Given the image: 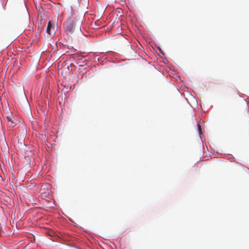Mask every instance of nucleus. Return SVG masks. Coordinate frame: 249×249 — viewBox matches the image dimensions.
I'll list each match as a JSON object with an SVG mask.
<instances>
[{
    "mask_svg": "<svg viewBox=\"0 0 249 249\" xmlns=\"http://www.w3.org/2000/svg\"><path fill=\"white\" fill-rule=\"evenodd\" d=\"M76 23L75 19L71 17L69 18L66 22V29L67 32H71L74 28Z\"/></svg>",
    "mask_w": 249,
    "mask_h": 249,
    "instance_id": "nucleus-1",
    "label": "nucleus"
},
{
    "mask_svg": "<svg viewBox=\"0 0 249 249\" xmlns=\"http://www.w3.org/2000/svg\"><path fill=\"white\" fill-rule=\"evenodd\" d=\"M6 119L8 125L10 127H14L18 124V121L12 115L7 116Z\"/></svg>",
    "mask_w": 249,
    "mask_h": 249,
    "instance_id": "nucleus-2",
    "label": "nucleus"
},
{
    "mask_svg": "<svg viewBox=\"0 0 249 249\" xmlns=\"http://www.w3.org/2000/svg\"><path fill=\"white\" fill-rule=\"evenodd\" d=\"M52 27H53V25H52V22L51 21H49L48 23V25H47V29H46V32L50 36L51 35V29Z\"/></svg>",
    "mask_w": 249,
    "mask_h": 249,
    "instance_id": "nucleus-3",
    "label": "nucleus"
},
{
    "mask_svg": "<svg viewBox=\"0 0 249 249\" xmlns=\"http://www.w3.org/2000/svg\"><path fill=\"white\" fill-rule=\"evenodd\" d=\"M198 128H199V129H201V126H200V124H198Z\"/></svg>",
    "mask_w": 249,
    "mask_h": 249,
    "instance_id": "nucleus-4",
    "label": "nucleus"
}]
</instances>
